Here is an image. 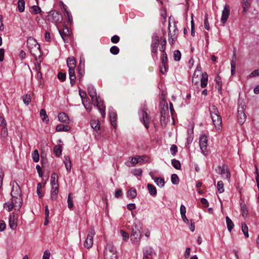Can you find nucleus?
<instances>
[{"mask_svg": "<svg viewBox=\"0 0 259 259\" xmlns=\"http://www.w3.org/2000/svg\"><path fill=\"white\" fill-rule=\"evenodd\" d=\"M67 64L69 68V75L70 84L72 86L75 83L76 76L74 69L76 67V60L74 57H69L67 59Z\"/></svg>", "mask_w": 259, "mask_h": 259, "instance_id": "f257e3e1", "label": "nucleus"}, {"mask_svg": "<svg viewBox=\"0 0 259 259\" xmlns=\"http://www.w3.org/2000/svg\"><path fill=\"white\" fill-rule=\"evenodd\" d=\"M27 47L30 53L34 56H40L41 54L40 46L36 39L32 37H30L27 40Z\"/></svg>", "mask_w": 259, "mask_h": 259, "instance_id": "f03ea898", "label": "nucleus"}, {"mask_svg": "<svg viewBox=\"0 0 259 259\" xmlns=\"http://www.w3.org/2000/svg\"><path fill=\"white\" fill-rule=\"evenodd\" d=\"M105 259H117V251L112 243L107 244L104 250Z\"/></svg>", "mask_w": 259, "mask_h": 259, "instance_id": "7ed1b4c3", "label": "nucleus"}, {"mask_svg": "<svg viewBox=\"0 0 259 259\" xmlns=\"http://www.w3.org/2000/svg\"><path fill=\"white\" fill-rule=\"evenodd\" d=\"M141 225L135 223L132 226L131 228V240L134 242H138L141 239Z\"/></svg>", "mask_w": 259, "mask_h": 259, "instance_id": "20e7f679", "label": "nucleus"}, {"mask_svg": "<svg viewBox=\"0 0 259 259\" xmlns=\"http://www.w3.org/2000/svg\"><path fill=\"white\" fill-rule=\"evenodd\" d=\"M178 35V29L176 26L174 24L172 27L170 22L168 25V41L169 44L172 45L177 40Z\"/></svg>", "mask_w": 259, "mask_h": 259, "instance_id": "39448f33", "label": "nucleus"}, {"mask_svg": "<svg viewBox=\"0 0 259 259\" xmlns=\"http://www.w3.org/2000/svg\"><path fill=\"white\" fill-rule=\"evenodd\" d=\"M215 171L218 174L221 175L223 177H225L228 181H230L231 174L227 165L224 164L222 166H218Z\"/></svg>", "mask_w": 259, "mask_h": 259, "instance_id": "423d86ee", "label": "nucleus"}, {"mask_svg": "<svg viewBox=\"0 0 259 259\" xmlns=\"http://www.w3.org/2000/svg\"><path fill=\"white\" fill-rule=\"evenodd\" d=\"M48 20L55 23H61L63 20L62 15L58 11H52L48 15Z\"/></svg>", "mask_w": 259, "mask_h": 259, "instance_id": "0eeeda50", "label": "nucleus"}, {"mask_svg": "<svg viewBox=\"0 0 259 259\" xmlns=\"http://www.w3.org/2000/svg\"><path fill=\"white\" fill-rule=\"evenodd\" d=\"M95 234V230L94 228H91V230L88 235L86 240L84 242V246L86 248H89L93 245V237Z\"/></svg>", "mask_w": 259, "mask_h": 259, "instance_id": "6e6552de", "label": "nucleus"}, {"mask_svg": "<svg viewBox=\"0 0 259 259\" xmlns=\"http://www.w3.org/2000/svg\"><path fill=\"white\" fill-rule=\"evenodd\" d=\"M244 106L239 107V108L238 109L237 119H238V122L240 124H243L246 120V116L244 113Z\"/></svg>", "mask_w": 259, "mask_h": 259, "instance_id": "1a4fd4ad", "label": "nucleus"}, {"mask_svg": "<svg viewBox=\"0 0 259 259\" xmlns=\"http://www.w3.org/2000/svg\"><path fill=\"white\" fill-rule=\"evenodd\" d=\"M98 99L99 97L97 98V100H94V102H93V104L98 107L102 117L104 118L105 116V106L104 105L103 102L99 101Z\"/></svg>", "mask_w": 259, "mask_h": 259, "instance_id": "9d476101", "label": "nucleus"}, {"mask_svg": "<svg viewBox=\"0 0 259 259\" xmlns=\"http://www.w3.org/2000/svg\"><path fill=\"white\" fill-rule=\"evenodd\" d=\"M18 218L14 214L10 215L9 225L12 230H15L17 227Z\"/></svg>", "mask_w": 259, "mask_h": 259, "instance_id": "9b49d317", "label": "nucleus"}, {"mask_svg": "<svg viewBox=\"0 0 259 259\" xmlns=\"http://www.w3.org/2000/svg\"><path fill=\"white\" fill-rule=\"evenodd\" d=\"M213 123L215 127L217 130H220L221 128L222 125V117L220 115H218L213 117H211Z\"/></svg>", "mask_w": 259, "mask_h": 259, "instance_id": "f8f14e48", "label": "nucleus"}, {"mask_svg": "<svg viewBox=\"0 0 259 259\" xmlns=\"http://www.w3.org/2000/svg\"><path fill=\"white\" fill-rule=\"evenodd\" d=\"M201 74V69L199 67H197L195 70L193 78H192V83L194 84H197L199 80L200 79V76Z\"/></svg>", "mask_w": 259, "mask_h": 259, "instance_id": "ddd939ff", "label": "nucleus"}, {"mask_svg": "<svg viewBox=\"0 0 259 259\" xmlns=\"http://www.w3.org/2000/svg\"><path fill=\"white\" fill-rule=\"evenodd\" d=\"M230 15V7L229 5H225L224 9L222 12L221 21L225 24Z\"/></svg>", "mask_w": 259, "mask_h": 259, "instance_id": "4468645a", "label": "nucleus"}, {"mask_svg": "<svg viewBox=\"0 0 259 259\" xmlns=\"http://www.w3.org/2000/svg\"><path fill=\"white\" fill-rule=\"evenodd\" d=\"M59 33L64 42H68V38L70 35L69 29L65 26L62 30H59Z\"/></svg>", "mask_w": 259, "mask_h": 259, "instance_id": "2eb2a0df", "label": "nucleus"}, {"mask_svg": "<svg viewBox=\"0 0 259 259\" xmlns=\"http://www.w3.org/2000/svg\"><path fill=\"white\" fill-rule=\"evenodd\" d=\"M159 46V37L157 35H154L152 37V42L151 44V52L153 53H156L157 48Z\"/></svg>", "mask_w": 259, "mask_h": 259, "instance_id": "dca6fc26", "label": "nucleus"}, {"mask_svg": "<svg viewBox=\"0 0 259 259\" xmlns=\"http://www.w3.org/2000/svg\"><path fill=\"white\" fill-rule=\"evenodd\" d=\"M207 145V137L205 135L201 136L199 141V146L201 150L204 153L206 151Z\"/></svg>", "mask_w": 259, "mask_h": 259, "instance_id": "f3484780", "label": "nucleus"}, {"mask_svg": "<svg viewBox=\"0 0 259 259\" xmlns=\"http://www.w3.org/2000/svg\"><path fill=\"white\" fill-rule=\"evenodd\" d=\"M12 202L15 209L19 210L22 204V199L21 196L12 198Z\"/></svg>", "mask_w": 259, "mask_h": 259, "instance_id": "a211bd4d", "label": "nucleus"}, {"mask_svg": "<svg viewBox=\"0 0 259 259\" xmlns=\"http://www.w3.org/2000/svg\"><path fill=\"white\" fill-rule=\"evenodd\" d=\"M160 112L161 115H168V105L165 100H163L160 103Z\"/></svg>", "mask_w": 259, "mask_h": 259, "instance_id": "6ab92c4d", "label": "nucleus"}, {"mask_svg": "<svg viewBox=\"0 0 259 259\" xmlns=\"http://www.w3.org/2000/svg\"><path fill=\"white\" fill-rule=\"evenodd\" d=\"M88 93L93 102H94V100H97V98L98 97L97 96L96 90L94 89V87L92 85L88 87Z\"/></svg>", "mask_w": 259, "mask_h": 259, "instance_id": "aec40b11", "label": "nucleus"}, {"mask_svg": "<svg viewBox=\"0 0 259 259\" xmlns=\"http://www.w3.org/2000/svg\"><path fill=\"white\" fill-rule=\"evenodd\" d=\"M142 116V121L145 126V127L148 129L149 128V119L148 118V115L147 113L144 110L142 111L141 112Z\"/></svg>", "mask_w": 259, "mask_h": 259, "instance_id": "412c9836", "label": "nucleus"}, {"mask_svg": "<svg viewBox=\"0 0 259 259\" xmlns=\"http://www.w3.org/2000/svg\"><path fill=\"white\" fill-rule=\"evenodd\" d=\"M58 176L56 173H53L51 175V184L52 185V187H55L56 189V187H59V185L58 183Z\"/></svg>", "mask_w": 259, "mask_h": 259, "instance_id": "4be33fe9", "label": "nucleus"}, {"mask_svg": "<svg viewBox=\"0 0 259 259\" xmlns=\"http://www.w3.org/2000/svg\"><path fill=\"white\" fill-rule=\"evenodd\" d=\"M201 87L205 88L207 84L208 75L206 73H202L200 76Z\"/></svg>", "mask_w": 259, "mask_h": 259, "instance_id": "5701e85b", "label": "nucleus"}, {"mask_svg": "<svg viewBox=\"0 0 259 259\" xmlns=\"http://www.w3.org/2000/svg\"><path fill=\"white\" fill-rule=\"evenodd\" d=\"M58 119L60 121L65 123H68L69 122V117L64 112H62L59 114Z\"/></svg>", "mask_w": 259, "mask_h": 259, "instance_id": "b1692460", "label": "nucleus"}, {"mask_svg": "<svg viewBox=\"0 0 259 259\" xmlns=\"http://www.w3.org/2000/svg\"><path fill=\"white\" fill-rule=\"evenodd\" d=\"M156 253L154 252L153 249L152 247H149L144 251L143 257L145 258H149V256H151L153 255H155Z\"/></svg>", "mask_w": 259, "mask_h": 259, "instance_id": "393cba45", "label": "nucleus"}, {"mask_svg": "<svg viewBox=\"0 0 259 259\" xmlns=\"http://www.w3.org/2000/svg\"><path fill=\"white\" fill-rule=\"evenodd\" d=\"M11 195L12 198H16L17 197L21 196L20 189L18 186L16 187H13L11 192Z\"/></svg>", "mask_w": 259, "mask_h": 259, "instance_id": "a878e982", "label": "nucleus"}, {"mask_svg": "<svg viewBox=\"0 0 259 259\" xmlns=\"http://www.w3.org/2000/svg\"><path fill=\"white\" fill-rule=\"evenodd\" d=\"M91 125L96 131H98L100 130L99 121L97 119H92L91 121Z\"/></svg>", "mask_w": 259, "mask_h": 259, "instance_id": "bb28decb", "label": "nucleus"}, {"mask_svg": "<svg viewBox=\"0 0 259 259\" xmlns=\"http://www.w3.org/2000/svg\"><path fill=\"white\" fill-rule=\"evenodd\" d=\"M209 110L211 117H213L214 116L220 115L218 108L214 105H212L210 106Z\"/></svg>", "mask_w": 259, "mask_h": 259, "instance_id": "cd10ccee", "label": "nucleus"}, {"mask_svg": "<svg viewBox=\"0 0 259 259\" xmlns=\"http://www.w3.org/2000/svg\"><path fill=\"white\" fill-rule=\"evenodd\" d=\"M59 187H56L55 189V187H52L51 194V198L52 200H55L57 199L58 194Z\"/></svg>", "mask_w": 259, "mask_h": 259, "instance_id": "c85d7f7f", "label": "nucleus"}, {"mask_svg": "<svg viewBox=\"0 0 259 259\" xmlns=\"http://www.w3.org/2000/svg\"><path fill=\"white\" fill-rule=\"evenodd\" d=\"M40 116L41 118V119L43 122H45L46 123H48L49 121V117L46 113V110L44 109H42L40 110Z\"/></svg>", "mask_w": 259, "mask_h": 259, "instance_id": "c756f323", "label": "nucleus"}, {"mask_svg": "<svg viewBox=\"0 0 259 259\" xmlns=\"http://www.w3.org/2000/svg\"><path fill=\"white\" fill-rule=\"evenodd\" d=\"M127 196L130 199H134L137 196V191L134 188H131L127 192Z\"/></svg>", "mask_w": 259, "mask_h": 259, "instance_id": "7c9ffc66", "label": "nucleus"}, {"mask_svg": "<svg viewBox=\"0 0 259 259\" xmlns=\"http://www.w3.org/2000/svg\"><path fill=\"white\" fill-rule=\"evenodd\" d=\"M143 158V157L140 156H137L135 157H133L131 160V162L132 163V166H134L137 163L141 162L144 160Z\"/></svg>", "mask_w": 259, "mask_h": 259, "instance_id": "2f4dec72", "label": "nucleus"}, {"mask_svg": "<svg viewBox=\"0 0 259 259\" xmlns=\"http://www.w3.org/2000/svg\"><path fill=\"white\" fill-rule=\"evenodd\" d=\"M110 119L112 125L115 127L116 126V114L115 112L110 113Z\"/></svg>", "mask_w": 259, "mask_h": 259, "instance_id": "473e14b6", "label": "nucleus"}, {"mask_svg": "<svg viewBox=\"0 0 259 259\" xmlns=\"http://www.w3.org/2000/svg\"><path fill=\"white\" fill-rule=\"evenodd\" d=\"M251 4V0H242L243 13H245L248 10Z\"/></svg>", "mask_w": 259, "mask_h": 259, "instance_id": "72a5a7b5", "label": "nucleus"}, {"mask_svg": "<svg viewBox=\"0 0 259 259\" xmlns=\"http://www.w3.org/2000/svg\"><path fill=\"white\" fill-rule=\"evenodd\" d=\"M147 188H148V190L150 194V195H151L152 196H155L156 195L157 190L154 186H153L152 184H148L147 185Z\"/></svg>", "mask_w": 259, "mask_h": 259, "instance_id": "f704fd0d", "label": "nucleus"}, {"mask_svg": "<svg viewBox=\"0 0 259 259\" xmlns=\"http://www.w3.org/2000/svg\"><path fill=\"white\" fill-rule=\"evenodd\" d=\"M70 127L68 125L64 124H59L56 127V130L57 132L65 131L67 132L69 131Z\"/></svg>", "mask_w": 259, "mask_h": 259, "instance_id": "c9c22d12", "label": "nucleus"}, {"mask_svg": "<svg viewBox=\"0 0 259 259\" xmlns=\"http://www.w3.org/2000/svg\"><path fill=\"white\" fill-rule=\"evenodd\" d=\"M1 136L2 140L5 141L7 139L8 136V132L7 126L2 128L1 131Z\"/></svg>", "mask_w": 259, "mask_h": 259, "instance_id": "e433bc0d", "label": "nucleus"}, {"mask_svg": "<svg viewBox=\"0 0 259 259\" xmlns=\"http://www.w3.org/2000/svg\"><path fill=\"white\" fill-rule=\"evenodd\" d=\"M226 223L227 225V228L228 231L230 232L233 229L234 225L232 221V220L230 219L229 217H226Z\"/></svg>", "mask_w": 259, "mask_h": 259, "instance_id": "4c0bfd02", "label": "nucleus"}, {"mask_svg": "<svg viewBox=\"0 0 259 259\" xmlns=\"http://www.w3.org/2000/svg\"><path fill=\"white\" fill-rule=\"evenodd\" d=\"M62 146L61 145H56L54 148V152L57 157H59L62 154Z\"/></svg>", "mask_w": 259, "mask_h": 259, "instance_id": "58836bf2", "label": "nucleus"}, {"mask_svg": "<svg viewBox=\"0 0 259 259\" xmlns=\"http://www.w3.org/2000/svg\"><path fill=\"white\" fill-rule=\"evenodd\" d=\"M64 163L67 170L70 171L71 169V162L69 157H65Z\"/></svg>", "mask_w": 259, "mask_h": 259, "instance_id": "ea45409f", "label": "nucleus"}, {"mask_svg": "<svg viewBox=\"0 0 259 259\" xmlns=\"http://www.w3.org/2000/svg\"><path fill=\"white\" fill-rule=\"evenodd\" d=\"M25 1L24 0H19L18 2V10L20 12H23L25 10Z\"/></svg>", "mask_w": 259, "mask_h": 259, "instance_id": "a19ab883", "label": "nucleus"}, {"mask_svg": "<svg viewBox=\"0 0 259 259\" xmlns=\"http://www.w3.org/2000/svg\"><path fill=\"white\" fill-rule=\"evenodd\" d=\"M154 181L157 185L160 187H163L164 185V181L162 178L156 177L154 178Z\"/></svg>", "mask_w": 259, "mask_h": 259, "instance_id": "79ce46f5", "label": "nucleus"}, {"mask_svg": "<svg viewBox=\"0 0 259 259\" xmlns=\"http://www.w3.org/2000/svg\"><path fill=\"white\" fill-rule=\"evenodd\" d=\"M171 164L172 166L177 169L180 170L181 168L180 162L176 159H172L171 160Z\"/></svg>", "mask_w": 259, "mask_h": 259, "instance_id": "37998d69", "label": "nucleus"}, {"mask_svg": "<svg viewBox=\"0 0 259 259\" xmlns=\"http://www.w3.org/2000/svg\"><path fill=\"white\" fill-rule=\"evenodd\" d=\"M236 67V54L234 53V56L233 58L231 61V72L232 74H233V73L235 72Z\"/></svg>", "mask_w": 259, "mask_h": 259, "instance_id": "c03bdc74", "label": "nucleus"}, {"mask_svg": "<svg viewBox=\"0 0 259 259\" xmlns=\"http://www.w3.org/2000/svg\"><path fill=\"white\" fill-rule=\"evenodd\" d=\"M32 157L33 161L35 162H37L39 161V153H38V151L37 150H35L33 151V152L32 154Z\"/></svg>", "mask_w": 259, "mask_h": 259, "instance_id": "a18cd8bd", "label": "nucleus"}, {"mask_svg": "<svg viewBox=\"0 0 259 259\" xmlns=\"http://www.w3.org/2000/svg\"><path fill=\"white\" fill-rule=\"evenodd\" d=\"M168 116V115H161L160 122L162 126H165L167 123Z\"/></svg>", "mask_w": 259, "mask_h": 259, "instance_id": "49530a36", "label": "nucleus"}, {"mask_svg": "<svg viewBox=\"0 0 259 259\" xmlns=\"http://www.w3.org/2000/svg\"><path fill=\"white\" fill-rule=\"evenodd\" d=\"M217 189L220 193H222L224 191V184L222 181H220L218 182Z\"/></svg>", "mask_w": 259, "mask_h": 259, "instance_id": "de8ad7c7", "label": "nucleus"}, {"mask_svg": "<svg viewBox=\"0 0 259 259\" xmlns=\"http://www.w3.org/2000/svg\"><path fill=\"white\" fill-rule=\"evenodd\" d=\"M242 231L246 238L249 237L248 230L247 225L245 223L242 224Z\"/></svg>", "mask_w": 259, "mask_h": 259, "instance_id": "09e8293b", "label": "nucleus"}, {"mask_svg": "<svg viewBox=\"0 0 259 259\" xmlns=\"http://www.w3.org/2000/svg\"><path fill=\"white\" fill-rule=\"evenodd\" d=\"M72 194L69 193L68 196L67 203H68V207L69 208H71L73 206V198L71 197Z\"/></svg>", "mask_w": 259, "mask_h": 259, "instance_id": "8fccbe9b", "label": "nucleus"}, {"mask_svg": "<svg viewBox=\"0 0 259 259\" xmlns=\"http://www.w3.org/2000/svg\"><path fill=\"white\" fill-rule=\"evenodd\" d=\"M162 52L161 62L163 65H166L167 63V55L165 51H161Z\"/></svg>", "mask_w": 259, "mask_h": 259, "instance_id": "3c124183", "label": "nucleus"}, {"mask_svg": "<svg viewBox=\"0 0 259 259\" xmlns=\"http://www.w3.org/2000/svg\"><path fill=\"white\" fill-rule=\"evenodd\" d=\"M215 81L218 84V90L219 91L221 92L222 90V83L221 77L219 75H217V76L215 77Z\"/></svg>", "mask_w": 259, "mask_h": 259, "instance_id": "603ef678", "label": "nucleus"}, {"mask_svg": "<svg viewBox=\"0 0 259 259\" xmlns=\"http://www.w3.org/2000/svg\"><path fill=\"white\" fill-rule=\"evenodd\" d=\"M110 52L113 55H117L119 53V49L117 46H114L110 48Z\"/></svg>", "mask_w": 259, "mask_h": 259, "instance_id": "864d4df0", "label": "nucleus"}, {"mask_svg": "<svg viewBox=\"0 0 259 259\" xmlns=\"http://www.w3.org/2000/svg\"><path fill=\"white\" fill-rule=\"evenodd\" d=\"M171 182L174 184H178L179 181L178 176L176 174H172L171 176Z\"/></svg>", "mask_w": 259, "mask_h": 259, "instance_id": "5fc2aeb1", "label": "nucleus"}, {"mask_svg": "<svg viewBox=\"0 0 259 259\" xmlns=\"http://www.w3.org/2000/svg\"><path fill=\"white\" fill-rule=\"evenodd\" d=\"M23 101L24 103L28 105L29 103L31 102V97L29 95L26 94L23 97Z\"/></svg>", "mask_w": 259, "mask_h": 259, "instance_id": "6e6d98bb", "label": "nucleus"}, {"mask_svg": "<svg viewBox=\"0 0 259 259\" xmlns=\"http://www.w3.org/2000/svg\"><path fill=\"white\" fill-rule=\"evenodd\" d=\"M181 54L180 51L177 50L174 52V59L178 61L181 59Z\"/></svg>", "mask_w": 259, "mask_h": 259, "instance_id": "4d7b16f0", "label": "nucleus"}, {"mask_svg": "<svg viewBox=\"0 0 259 259\" xmlns=\"http://www.w3.org/2000/svg\"><path fill=\"white\" fill-rule=\"evenodd\" d=\"M42 187V184L41 183H38L37 185V194L39 198H41L42 197V195L41 194V188Z\"/></svg>", "mask_w": 259, "mask_h": 259, "instance_id": "13d9d810", "label": "nucleus"}, {"mask_svg": "<svg viewBox=\"0 0 259 259\" xmlns=\"http://www.w3.org/2000/svg\"><path fill=\"white\" fill-rule=\"evenodd\" d=\"M120 233L121 235L122 236L123 239L124 241H127L129 238V235L127 233L125 232L123 230H120Z\"/></svg>", "mask_w": 259, "mask_h": 259, "instance_id": "bf43d9fd", "label": "nucleus"}, {"mask_svg": "<svg viewBox=\"0 0 259 259\" xmlns=\"http://www.w3.org/2000/svg\"><path fill=\"white\" fill-rule=\"evenodd\" d=\"M58 78L61 81H64L66 79V74L60 72L58 74Z\"/></svg>", "mask_w": 259, "mask_h": 259, "instance_id": "052dcab7", "label": "nucleus"}, {"mask_svg": "<svg viewBox=\"0 0 259 259\" xmlns=\"http://www.w3.org/2000/svg\"><path fill=\"white\" fill-rule=\"evenodd\" d=\"M31 8L34 14H39L41 12L40 8L37 6H33Z\"/></svg>", "mask_w": 259, "mask_h": 259, "instance_id": "680f3d73", "label": "nucleus"}, {"mask_svg": "<svg viewBox=\"0 0 259 259\" xmlns=\"http://www.w3.org/2000/svg\"><path fill=\"white\" fill-rule=\"evenodd\" d=\"M120 37L117 35L113 36L111 38V41L112 43L116 44L119 42Z\"/></svg>", "mask_w": 259, "mask_h": 259, "instance_id": "e2e57ef3", "label": "nucleus"}, {"mask_svg": "<svg viewBox=\"0 0 259 259\" xmlns=\"http://www.w3.org/2000/svg\"><path fill=\"white\" fill-rule=\"evenodd\" d=\"M4 207H7L8 211H10L14 207L13 205L12 202H11L10 203H6L5 204H4Z\"/></svg>", "mask_w": 259, "mask_h": 259, "instance_id": "0e129e2a", "label": "nucleus"}, {"mask_svg": "<svg viewBox=\"0 0 259 259\" xmlns=\"http://www.w3.org/2000/svg\"><path fill=\"white\" fill-rule=\"evenodd\" d=\"M170 151L173 155H175L178 151L177 147L175 145H172L170 147Z\"/></svg>", "mask_w": 259, "mask_h": 259, "instance_id": "69168bd1", "label": "nucleus"}, {"mask_svg": "<svg viewBox=\"0 0 259 259\" xmlns=\"http://www.w3.org/2000/svg\"><path fill=\"white\" fill-rule=\"evenodd\" d=\"M50 252L48 250H46L44 253L42 259H50Z\"/></svg>", "mask_w": 259, "mask_h": 259, "instance_id": "338daca9", "label": "nucleus"}, {"mask_svg": "<svg viewBox=\"0 0 259 259\" xmlns=\"http://www.w3.org/2000/svg\"><path fill=\"white\" fill-rule=\"evenodd\" d=\"M256 76H259V68L258 69L254 70L250 74V77H254Z\"/></svg>", "mask_w": 259, "mask_h": 259, "instance_id": "774afa93", "label": "nucleus"}]
</instances>
